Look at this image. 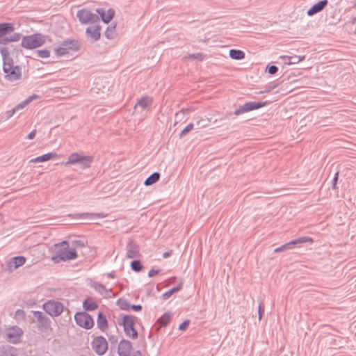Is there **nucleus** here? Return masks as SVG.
I'll list each match as a JSON object with an SVG mask.
<instances>
[{
  "mask_svg": "<svg viewBox=\"0 0 356 356\" xmlns=\"http://www.w3.org/2000/svg\"><path fill=\"white\" fill-rule=\"evenodd\" d=\"M93 161V157L89 155H84L82 152H74L71 154L66 165L77 164L81 169H86L89 168Z\"/></svg>",
  "mask_w": 356,
  "mask_h": 356,
  "instance_id": "obj_1",
  "label": "nucleus"
},
{
  "mask_svg": "<svg viewBox=\"0 0 356 356\" xmlns=\"http://www.w3.org/2000/svg\"><path fill=\"white\" fill-rule=\"evenodd\" d=\"M46 42V38L41 33H34L24 36L21 45L26 49H33L42 46Z\"/></svg>",
  "mask_w": 356,
  "mask_h": 356,
  "instance_id": "obj_2",
  "label": "nucleus"
},
{
  "mask_svg": "<svg viewBox=\"0 0 356 356\" xmlns=\"http://www.w3.org/2000/svg\"><path fill=\"white\" fill-rule=\"evenodd\" d=\"M76 258L77 253L74 248H63L56 252V254L51 257V260L54 263L58 264L60 261H67Z\"/></svg>",
  "mask_w": 356,
  "mask_h": 356,
  "instance_id": "obj_3",
  "label": "nucleus"
},
{
  "mask_svg": "<svg viewBox=\"0 0 356 356\" xmlns=\"http://www.w3.org/2000/svg\"><path fill=\"white\" fill-rule=\"evenodd\" d=\"M37 322V327L42 332L47 331L51 327L50 318L40 311L32 312Z\"/></svg>",
  "mask_w": 356,
  "mask_h": 356,
  "instance_id": "obj_4",
  "label": "nucleus"
},
{
  "mask_svg": "<svg viewBox=\"0 0 356 356\" xmlns=\"http://www.w3.org/2000/svg\"><path fill=\"white\" fill-rule=\"evenodd\" d=\"M63 305L54 300H48L43 305V309L53 317L58 316L63 311Z\"/></svg>",
  "mask_w": 356,
  "mask_h": 356,
  "instance_id": "obj_5",
  "label": "nucleus"
},
{
  "mask_svg": "<svg viewBox=\"0 0 356 356\" xmlns=\"http://www.w3.org/2000/svg\"><path fill=\"white\" fill-rule=\"evenodd\" d=\"M74 320L78 325L87 330L91 329L94 325L92 317L86 312H76Z\"/></svg>",
  "mask_w": 356,
  "mask_h": 356,
  "instance_id": "obj_6",
  "label": "nucleus"
},
{
  "mask_svg": "<svg viewBox=\"0 0 356 356\" xmlns=\"http://www.w3.org/2000/svg\"><path fill=\"white\" fill-rule=\"evenodd\" d=\"M267 104L268 102H248L241 105L237 109H236L234 111V114L236 115H240L243 113L259 109Z\"/></svg>",
  "mask_w": 356,
  "mask_h": 356,
  "instance_id": "obj_7",
  "label": "nucleus"
},
{
  "mask_svg": "<svg viewBox=\"0 0 356 356\" xmlns=\"http://www.w3.org/2000/svg\"><path fill=\"white\" fill-rule=\"evenodd\" d=\"M76 17L79 22L83 24L88 23H96L99 19L98 15L85 8L79 10L77 12Z\"/></svg>",
  "mask_w": 356,
  "mask_h": 356,
  "instance_id": "obj_8",
  "label": "nucleus"
},
{
  "mask_svg": "<svg viewBox=\"0 0 356 356\" xmlns=\"http://www.w3.org/2000/svg\"><path fill=\"white\" fill-rule=\"evenodd\" d=\"M314 241L313 238L309 236H302L298 238L292 240L289 243H286L277 248L275 249V252H280L286 250H289L293 248V245H300L305 243H312Z\"/></svg>",
  "mask_w": 356,
  "mask_h": 356,
  "instance_id": "obj_9",
  "label": "nucleus"
},
{
  "mask_svg": "<svg viewBox=\"0 0 356 356\" xmlns=\"http://www.w3.org/2000/svg\"><path fill=\"white\" fill-rule=\"evenodd\" d=\"M92 347L97 354L102 355L108 349V342L104 337L99 336L92 341Z\"/></svg>",
  "mask_w": 356,
  "mask_h": 356,
  "instance_id": "obj_10",
  "label": "nucleus"
},
{
  "mask_svg": "<svg viewBox=\"0 0 356 356\" xmlns=\"http://www.w3.org/2000/svg\"><path fill=\"white\" fill-rule=\"evenodd\" d=\"M22 334V330L17 326H15L7 330L4 337L8 342L16 344L20 341Z\"/></svg>",
  "mask_w": 356,
  "mask_h": 356,
  "instance_id": "obj_11",
  "label": "nucleus"
},
{
  "mask_svg": "<svg viewBox=\"0 0 356 356\" xmlns=\"http://www.w3.org/2000/svg\"><path fill=\"white\" fill-rule=\"evenodd\" d=\"M26 258L24 256H16L10 259L6 263V270L12 272L18 267L24 265Z\"/></svg>",
  "mask_w": 356,
  "mask_h": 356,
  "instance_id": "obj_12",
  "label": "nucleus"
},
{
  "mask_svg": "<svg viewBox=\"0 0 356 356\" xmlns=\"http://www.w3.org/2000/svg\"><path fill=\"white\" fill-rule=\"evenodd\" d=\"M3 72L6 74L5 78L10 81L19 80L22 76L21 68L18 65L10 67Z\"/></svg>",
  "mask_w": 356,
  "mask_h": 356,
  "instance_id": "obj_13",
  "label": "nucleus"
},
{
  "mask_svg": "<svg viewBox=\"0 0 356 356\" xmlns=\"http://www.w3.org/2000/svg\"><path fill=\"white\" fill-rule=\"evenodd\" d=\"M126 256L129 259H134L140 256L139 245L133 241H130L126 247Z\"/></svg>",
  "mask_w": 356,
  "mask_h": 356,
  "instance_id": "obj_14",
  "label": "nucleus"
},
{
  "mask_svg": "<svg viewBox=\"0 0 356 356\" xmlns=\"http://www.w3.org/2000/svg\"><path fill=\"white\" fill-rule=\"evenodd\" d=\"M131 343L126 339H122L118 344V355L119 356H131L132 351Z\"/></svg>",
  "mask_w": 356,
  "mask_h": 356,
  "instance_id": "obj_15",
  "label": "nucleus"
},
{
  "mask_svg": "<svg viewBox=\"0 0 356 356\" xmlns=\"http://www.w3.org/2000/svg\"><path fill=\"white\" fill-rule=\"evenodd\" d=\"M74 216L76 218H80L88 221H92L96 219L105 218L106 216V215L104 213H76Z\"/></svg>",
  "mask_w": 356,
  "mask_h": 356,
  "instance_id": "obj_16",
  "label": "nucleus"
},
{
  "mask_svg": "<svg viewBox=\"0 0 356 356\" xmlns=\"http://www.w3.org/2000/svg\"><path fill=\"white\" fill-rule=\"evenodd\" d=\"M96 12L99 14L102 20L106 24L109 23L115 15V11L112 8H109L106 13L104 8H97Z\"/></svg>",
  "mask_w": 356,
  "mask_h": 356,
  "instance_id": "obj_17",
  "label": "nucleus"
},
{
  "mask_svg": "<svg viewBox=\"0 0 356 356\" xmlns=\"http://www.w3.org/2000/svg\"><path fill=\"white\" fill-rule=\"evenodd\" d=\"M327 0H321L318 3L314 4L307 12L308 16H313L314 15L322 11L324 8L327 5Z\"/></svg>",
  "mask_w": 356,
  "mask_h": 356,
  "instance_id": "obj_18",
  "label": "nucleus"
},
{
  "mask_svg": "<svg viewBox=\"0 0 356 356\" xmlns=\"http://www.w3.org/2000/svg\"><path fill=\"white\" fill-rule=\"evenodd\" d=\"M90 286L104 297L108 296L111 291V289H107L104 285L98 282H92Z\"/></svg>",
  "mask_w": 356,
  "mask_h": 356,
  "instance_id": "obj_19",
  "label": "nucleus"
},
{
  "mask_svg": "<svg viewBox=\"0 0 356 356\" xmlns=\"http://www.w3.org/2000/svg\"><path fill=\"white\" fill-rule=\"evenodd\" d=\"M87 35L90 37L93 42L98 40L100 38V26L97 25L94 27H88L86 31Z\"/></svg>",
  "mask_w": 356,
  "mask_h": 356,
  "instance_id": "obj_20",
  "label": "nucleus"
},
{
  "mask_svg": "<svg viewBox=\"0 0 356 356\" xmlns=\"http://www.w3.org/2000/svg\"><path fill=\"white\" fill-rule=\"evenodd\" d=\"M152 98L149 97H144L140 99L135 104V108H141L142 110L147 108L152 104Z\"/></svg>",
  "mask_w": 356,
  "mask_h": 356,
  "instance_id": "obj_21",
  "label": "nucleus"
},
{
  "mask_svg": "<svg viewBox=\"0 0 356 356\" xmlns=\"http://www.w3.org/2000/svg\"><path fill=\"white\" fill-rule=\"evenodd\" d=\"M97 327L102 331H104L108 327V321L103 312H99L97 319Z\"/></svg>",
  "mask_w": 356,
  "mask_h": 356,
  "instance_id": "obj_22",
  "label": "nucleus"
},
{
  "mask_svg": "<svg viewBox=\"0 0 356 356\" xmlns=\"http://www.w3.org/2000/svg\"><path fill=\"white\" fill-rule=\"evenodd\" d=\"M83 308L86 311L92 312L98 308V305L91 298H87L83 302Z\"/></svg>",
  "mask_w": 356,
  "mask_h": 356,
  "instance_id": "obj_23",
  "label": "nucleus"
},
{
  "mask_svg": "<svg viewBox=\"0 0 356 356\" xmlns=\"http://www.w3.org/2000/svg\"><path fill=\"white\" fill-rule=\"evenodd\" d=\"M56 153L49 152V153L44 154L43 155L37 156V157H35L34 159H32L30 161V162L31 163H42V162H45V161H49L50 159H51L52 158L56 157Z\"/></svg>",
  "mask_w": 356,
  "mask_h": 356,
  "instance_id": "obj_24",
  "label": "nucleus"
},
{
  "mask_svg": "<svg viewBox=\"0 0 356 356\" xmlns=\"http://www.w3.org/2000/svg\"><path fill=\"white\" fill-rule=\"evenodd\" d=\"M15 30L14 24L12 23L2 22L0 23V34L8 35Z\"/></svg>",
  "mask_w": 356,
  "mask_h": 356,
  "instance_id": "obj_25",
  "label": "nucleus"
},
{
  "mask_svg": "<svg viewBox=\"0 0 356 356\" xmlns=\"http://www.w3.org/2000/svg\"><path fill=\"white\" fill-rule=\"evenodd\" d=\"M38 97V95H32L29 96L28 98L16 105L14 108H15L16 111L19 110L24 109L29 103H31L33 99H37Z\"/></svg>",
  "mask_w": 356,
  "mask_h": 356,
  "instance_id": "obj_26",
  "label": "nucleus"
},
{
  "mask_svg": "<svg viewBox=\"0 0 356 356\" xmlns=\"http://www.w3.org/2000/svg\"><path fill=\"white\" fill-rule=\"evenodd\" d=\"M60 46L63 47H66L68 50H78L79 44L77 41L74 40H64Z\"/></svg>",
  "mask_w": 356,
  "mask_h": 356,
  "instance_id": "obj_27",
  "label": "nucleus"
},
{
  "mask_svg": "<svg viewBox=\"0 0 356 356\" xmlns=\"http://www.w3.org/2000/svg\"><path fill=\"white\" fill-rule=\"evenodd\" d=\"M124 327V331L126 335L133 339L138 338V334L134 325H127Z\"/></svg>",
  "mask_w": 356,
  "mask_h": 356,
  "instance_id": "obj_28",
  "label": "nucleus"
},
{
  "mask_svg": "<svg viewBox=\"0 0 356 356\" xmlns=\"http://www.w3.org/2000/svg\"><path fill=\"white\" fill-rule=\"evenodd\" d=\"M229 55L231 58L234 60H241L245 58V53L240 49H232L229 50Z\"/></svg>",
  "mask_w": 356,
  "mask_h": 356,
  "instance_id": "obj_29",
  "label": "nucleus"
},
{
  "mask_svg": "<svg viewBox=\"0 0 356 356\" xmlns=\"http://www.w3.org/2000/svg\"><path fill=\"white\" fill-rule=\"evenodd\" d=\"M160 178V174L159 172H155L150 175L144 182V184L145 186H151L158 181Z\"/></svg>",
  "mask_w": 356,
  "mask_h": 356,
  "instance_id": "obj_30",
  "label": "nucleus"
},
{
  "mask_svg": "<svg viewBox=\"0 0 356 356\" xmlns=\"http://www.w3.org/2000/svg\"><path fill=\"white\" fill-rule=\"evenodd\" d=\"M182 288V283H179L177 286H174L171 289L168 290V291L165 292L163 294V298L164 300H167L169 298L173 293L178 292L180 291Z\"/></svg>",
  "mask_w": 356,
  "mask_h": 356,
  "instance_id": "obj_31",
  "label": "nucleus"
},
{
  "mask_svg": "<svg viewBox=\"0 0 356 356\" xmlns=\"http://www.w3.org/2000/svg\"><path fill=\"white\" fill-rule=\"evenodd\" d=\"M117 305L122 310L129 311L130 309L131 304L124 298H119L117 300Z\"/></svg>",
  "mask_w": 356,
  "mask_h": 356,
  "instance_id": "obj_32",
  "label": "nucleus"
},
{
  "mask_svg": "<svg viewBox=\"0 0 356 356\" xmlns=\"http://www.w3.org/2000/svg\"><path fill=\"white\" fill-rule=\"evenodd\" d=\"M170 314L169 313H165L158 319L157 321L161 326L164 327L170 323Z\"/></svg>",
  "mask_w": 356,
  "mask_h": 356,
  "instance_id": "obj_33",
  "label": "nucleus"
},
{
  "mask_svg": "<svg viewBox=\"0 0 356 356\" xmlns=\"http://www.w3.org/2000/svg\"><path fill=\"white\" fill-rule=\"evenodd\" d=\"M122 324L123 327L127 325H134V316L131 315H124L122 318Z\"/></svg>",
  "mask_w": 356,
  "mask_h": 356,
  "instance_id": "obj_34",
  "label": "nucleus"
},
{
  "mask_svg": "<svg viewBox=\"0 0 356 356\" xmlns=\"http://www.w3.org/2000/svg\"><path fill=\"white\" fill-rule=\"evenodd\" d=\"M15 66L13 65V60L9 56L3 59V70L6 71L10 68V67Z\"/></svg>",
  "mask_w": 356,
  "mask_h": 356,
  "instance_id": "obj_35",
  "label": "nucleus"
},
{
  "mask_svg": "<svg viewBox=\"0 0 356 356\" xmlns=\"http://www.w3.org/2000/svg\"><path fill=\"white\" fill-rule=\"evenodd\" d=\"M131 268L135 272H140L143 269V265L140 260H134L131 262Z\"/></svg>",
  "mask_w": 356,
  "mask_h": 356,
  "instance_id": "obj_36",
  "label": "nucleus"
},
{
  "mask_svg": "<svg viewBox=\"0 0 356 356\" xmlns=\"http://www.w3.org/2000/svg\"><path fill=\"white\" fill-rule=\"evenodd\" d=\"M291 58H289V61H285L286 65H293L298 63L299 62L304 60L305 56H290Z\"/></svg>",
  "mask_w": 356,
  "mask_h": 356,
  "instance_id": "obj_37",
  "label": "nucleus"
},
{
  "mask_svg": "<svg viewBox=\"0 0 356 356\" xmlns=\"http://www.w3.org/2000/svg\"><path fill=\"white\" fill-rule=\"evenodd\" d=\"M37 56L42 58H49L50 56V51L47 49L37 50L34 52Z\"/></svg>",
  "mask_w": 356,
  "mask_h": 356,
  "instance_id": "obj_38",
  "label": "nucleus"
},
{
  "mask_svg": "<svg viewBox=\"0 0 356 356\" xmlns=\"http://www.w3.org/2000/svg\"><path fill=\"white\" fill-rule=\"evenodd\" d=\"M56 54L57 56H63L69 53L70 50H68L66 47H63L62 46L55 49Z\"/></svg>",
  "mask_w": 356,
  "mask_h": 356,
  "instance_id": "obj_39",
  "label": "nucleus"
},
{
  "mask_svg": "<svg viewBox=\"0 0 356 356\" xmlns=\"http://www.w3.org/2000/svg\"><path fill=\"white\" fill-rule=\"evenodd\" d=\"M22 34L19 33H14L10 35H8V41L9 42H17L21 39Z\"/></svg>",
  "mask_w": 356,
  "mask_h": 356,
  "instance_id": "obj_40",
  "label": "nucleus"
},
{
  "mask_svg": "<svg viewBox=\"0 0 356 356\" xmlns=\"http://www.w3.org/2000/svg\"><path fill=\"white\" fill-rule=\"evenodd\" d=\"M115 25L108 26L104 33L105 36L108 39H112L113 38V31L115 30Z\"/></svg>",
  "mask_w": 356,
  "mask_h": 356,
  "instance_id": "obj_41",
  "label": "nucleus"
},
{
  "mask_svg": "<svg viewBox=\"0 0 356 356\" xmlns=\"http://www.w3.org/2000/svg\"><path fill=\"white\" fill-rule=\"evenodd\" d=\"M194 127V125L193 123H189L180 133L179 137L182 138L184 136H185L186 134H188L189 131H191Z\"/></svg>",
  "mask_w": 356,
  "mask_h": 356,
  "instance_id": "obj_42",
  "label": "nucleus"
},
{
  "mask_svg": "<svg viewBox=\"0 0 356 356\" xmlns=\"http://www.w3.org/2000/svg\"><path fill=\"white\" fill-rule=\"evenodd\" d=\"M190 111V109L186 108L182 109L179 111V112H177L175 114L176 119H179V120H181L184 118V115L185 113H188Z\"/></svg>",
  "mask_w": 356,
  "mask_h": 356,
  "instance_id": "obj_43",
  "label": "nucleus"
},
{
  "mask_svg": "<svg viewBox=\"0 0 356 356\" xmlns=\"http://www.w3.org/2000/svg\"><path fill=\"white\" fill-rule=\"evenodd\" d=\"M266 71L270 74H275L278 71V67L276 66V65H268L266 67Z\"/></svg>",
  "mask_w": 356,
  "mask_h": 356,
  "instance_id": "obj_44",
  "label": "nucleus"
},
{
  "mask_svg": "<svg viewBox=\"0 0 356 356\" xmlns=\"http://www.w3.org/2000/svg\"><path fill=\"white\" fill-rule=\"evenodd\" d=\"M276 87H277L276 84L270 83V84L266 86L265 90L264 91H261V92H258V94H262L264 92H269L271 90H273V89H275Z\"/></svg>",
  "mask_w": 356,
  "mask_h": 356,
  "instance_id": "obj_45",
  "label": "nucleus"
},
{
  "mask_svg": "<svg viewBox=\"0 0 356 356\" xmlns=\"http://www.w3.org/2000/svg\"><path fill=\"white\" fill-rule=\"evenodd\" d=\"M72 244L75 248H78V247L82 248V247H84L86 245L85 241H83L82 240H74L72 242Z\"/></svg>",
  "mask_w": 356,
  "mask_h": 356,
  "instance_id": "obj_46",
  "label": "nucleus"
},
{
  "mask_svg": "<svg viewBox=\"0 0 356 356\" xmlns=\"http://www.w3.org/2000/svg\"><path fill=\"white\" fill-rule=\"evenodd\" d=\"M264 313V306L263 302H260L259 304L258 307V315H259V319L261 320L262 318L263 314Z\"/></svg>",
  "mask_w": 356,
  "mask_h": 356,
  "instance_id": "obj_47",
  "label": "nucleus"
},
{
  "mask_svg": "<svg viewBox=\"0 0 356 356\" xmlns=\"http://www.w3.org/2000/svg\"><path fill=\"white\" fill-rule=\"evenodd\" d=\"M0 54L2 56V58H6L9 56V52L8 48L6 47H0Z\"/></svg>",
  "mask_w": 356,
  "mask_h": 356,
  "instance_id": "obj_48",
  "label": "nucleus"
},
{
  "mask_svg": "<svg viewBox=\"0 0 356 356\" xmlns=\"http://www.w3.org/2000/svg\"><path fill=\"white\" fill-rule=\"evenodd\" d=\"M190 324L189 320H185L179 326V330H185Z\"/></svg>",
  "mask_w": 356,
  "mask_h": 356,
  "instance_id": "obj_49",
  "label": "nucleus"
},
{
  "mask_svg": "<svg viewBox=\"0 0 356 356\" xmlns=\"http://www.w3.org/2000/svg\"><path fill=\"white\" fill-rule=\"evenodd\" d=\"M338 178H339V172H337L335 174H334V176L332 179V188L333 189H336L337 188V181H338Z\"/></svg>",
  "mask_w": 356,
  "mask_h": 356,
  "instance_id": "obj_50",
  "label": "nucleus"
},
{
  "mask_svg": "<svg viewBox=\"0 0 356 356\" xmlns=\"http://www.w3.org/2000/svg\"><path fill=\"white\" fill-rule=\"evenodd\" d=\"M8 43V35L0 34V44H7Z\"/></svg>",
  "mask_w": 356,
  "mask_h": 356,
  "instance_id": "obj_51",
  "label": "nucleus"
},
{
  "mask_svg": "<svg viewBox=\"0 0 356 356\" xmlns=\"http://www.w3.org/2000/svg\"><path fill=\"white\" fill-rule=\"evenodd\" d=\"M118 339L117 336L111 335L108 338V341L111 343V345L115 346L118 343Z\"/></svg>",
  "mask_w": 356,
  "mask_h": 356,
  "instance_id": "obj_52",
  "label": "nucleus"
},
{
  "mask_svg": "<svg viewBox=\"0 0 356 356\" xmlns=\"http://www.w3.org/2000/svg\"><path fill=\"white\" fill-rule=\"evenodd\" d=\"M191 58L197 59L202 60L203 59L204 55L201 53L193 54L190 55Z\"/></svg>",
  "mask_w": 356,
  "mask_h": 356,
  "instance_id": "obj_53",
  "label": "nucleus"
},
{
  "mask_svg": "<svg viewBox=\"0 0 356 356\" xmlns=\"http://www.w3.org/2000/svg\"><path fill=\"white\" fill-rule=\"evenodd\" d=\"M142 306L140 305H131L130 309L134 312H140L142 310Z\"/></svg>",
  "mask_w": 356,
  "mask_h": 356,
  "instance_id": "obj_54",
  "label": "nucleus"
},
{
  "mask_svg": "<svg viewBox=\"0 0 356 356\" xmlns=\"http://www.w3.org/2000/svg\"><path fill=\"white\" fill-rule=\"evenodd\" d=\"M159 270H154V269H151L149 272H148V276L149 277H152L155 275H156L157 274H159Z\"/></svg>",
  "mask_w": 356,
  "mask_h": 356,
  "instance_id": "obj_55",
  "label": "nucleus"
},
{
  "mask_svg": "<svg viewBox=\"0 0 356 356\" xmlns=\"http://www.w3.org/2000/svg\"><path fill=\"white\" fill-rule=\"evenodd\" d=\"M36 134V129H33L32 131H31L26 136V138L29 140H32L35 138Z\"/></svg>",
  "mask_w": 356,
  "mask_h": 356,
  "instance_id": "obj_56",
  "label": "nucleus"
},
{
  "mask_svg": "<svg viewBox=\"0 0 356 356\" xmlns=\"http://www.w3.org/2000/svg\"><path fill=\"white\" fill-rule=\"evenodd\" d=\"M1 356H13V354L10 353V350L5 349L3 351H1Z\"/></svg>",
  "mask_w": 356,
  "mask_h": 356,
  "instance_id": "obj_57",
  "label": "nucleus"
},
{
  "mask_svg": "<svg viewBox=\"0 0 356 356\" xmlns=\"http://www.w3.org/2000/svg\"><path fill=\"white\" fill-rule=\"evenodd\" d=\"M17 111L15 108H12L10 111H7V118H10Z\"/></svg>",
  "mask_w": 356,
  "mask_h": 356,
  "instance_id": "obj_58",
  "label": "nucleus"
},
{
  "mask_svg": "<svg viewBox=\"0 0 356 356\" xmlns=\"http://www.w3.org/2000/svg\"><path fill=\"white\" fill-rule=\"evenodd\" d=\"M63 245H67L66 248H68V246H69L68 242L67 241H63L62 242H60L59 243L55 244L56 247L63 246Z\"/></svg>",
  "mask_w": 356,
  "mask_h": 356,
  "instance_id": "obj_59",
  "label": "nucleus"
},
{
  "mask_svg": "<svg viewBox=\"0 0 356 356\" xmlns=\"http://www.w3.org/2000/svg\"><path fill=\"white\" fill-rule=\"evenodd\" d=\"M280 58L283 60V63L285 64V61H289V58H291L290 56H280Z\"/></svg>",
  "mask_w": 356,
  "mask_h": 356,
  "instance_id": "obj_60",
  "label": "nucleus"
},
{
  "mask_svg": "<svg viewBox=\"0 0 356 356\" xmlns=\"http://www.w3.org/2000/svg\"><path fill=\"white\" fill-rule=\"evenodd\" d=\"M16 316H21L24 314V312L22 309H17L15 312Z\"/></svg>",
  "mask_w": 356,
  "mask_h": 356,
  "instance_id": "obj_61",
  "label": "nucleus"
},
{
  "mask_svg": "<svg viewBox=\"0 0 356 356\" xmlns=\"http://www.w3.org/2000/svg\"><path fill=\"white\" fill-rule=\"evenodd\" d=\"M170 254H171L170 252H165L163 254V258H167V257H170Z\"/></svg>",
  "mask_w": 356,
  "mask_h": 356,
  "instance_id": "obj_62",
  "label": "nucleus"
},
{
  "mask_svg": "<svg viewBox=\"0 0 356 356\" xmlns=\"http://www.w3.org/2000/svg\"><path fill=\"white\" fill-rule=\"evenodd\" d=\"M107 276H108V277H109V278H112V279L115 278V275H114L113 273H107Z\"/></svg>",
  "mask_w": 356,
  "mask_h": 356,
  "instance_id": "obj_63",
  "label": "nucleus"
},
{
  "mask_svg": "<svg viewBox=\"0 0 356 356\" xmlns=\"http://www.w3.org/2000/svg\"><path fill=\"white\" fill-rule=\"evenodd\" d=\"M134 356H142L141 352L140 350H137L134 353Z\"/></svg>",
  "mask_w": 356,
  "mask_h": 356,
  "instance_id": "obj_64",
  "label": "nucleus"
}]
</instances>
